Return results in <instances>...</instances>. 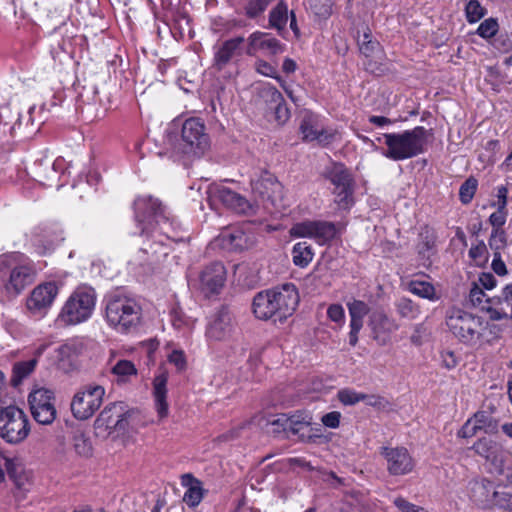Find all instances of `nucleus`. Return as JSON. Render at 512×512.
<instances>
[{"instance_id":"obj_1","label":"nucleus","mask_w":512,"mask_h":512,"mask_svg":"<svg viewBox=\"0 0 512 512\" xmlns=\"http://www.w3.org/2000/svg\"><path fill=\"white\" fill-rule=\"evenodd\" d=\"M139 234L164 244V239L177 241V231L166 212V207L152 196H139L133 203Z\"/></svg>"},{"instance_id":"obj_2","label":"nucleus","mask_w":512,"mask_h":512,"mask_svg":"<svg viewBox=\"0 0 512 512\" xmlns=\"http://www.w3.org/2000/svg\"><path fill=\"white\" fill-rule=\"evenodd\" d=\"M429 131L423 126L400 133L383 134L387 149L382 155L393 161H402L416 157L426 151Z\"/></svg>"},{"instance_id":"obj_3","label":"nucleus","mask_w":512,"mask_h":512,"mask_svg":"<svg viewBox=\"0 0 512 512\" xmlns=\"http://www.w3.org/2000/svg\"><path fill=\"white\" fill-rule=\"evenodd\" d=\"M141 317L142 309L135 299L121 294L107 297L105 319L116 332L127 334L135 331Z\"/></svg>"},{"instance_id":"obj_4","label":"nucleus","mask_w":512,"mask_h":512,"mask_svg":"<svg viewBox=\"0 0 512 512\" xmlns=\"http://www.w3.org/2000/svg\"><path fill=\"white\" fill-rule=\"evenodd\" d=\"M446 325L459 342L475 346L481 342L488 322L481 316L453 307L446 313Z\"/></svg>"},{"instance_id":"obj_5","label":"nucleus","mask_w":512,"mask_h":512,"mask_svg":"<svg viewBox=\"0 0 512 512\" xmlns=\"http://www.w3.org/2000/svg\"><path fill=\"white\" fill-rule=\"evenodd\" d=\"M96 298V292L91 286H78L64 303L57 323L61 326H71L87 321L95 309Z\"/></svg>"},{"instance_id":"obj_6","label":"nucleus","mask_w":512,"mask_h":512,"mask_svg":"<svg viewBox=\"0 0 512 512\" xmlns=\"http://www.w3.org/2000/svg\"><path fill=\"white\" fill-rule=\"evenodd\" d=\"M325 178L333 185L334 202L340 210L349 211L354 205L355 181L346 168L339 162H333L325 171Z\"/></svg>"},{"instance_id":"obj_7","label":"nucleus","mask_w":512,"mask_h":512,"mask_svg":"<svg viewBox=\"0 0 512 512\" xmlns=\"http://www.w3.org/2000/svg\"><path fill=\"white\" fill-rule=\"evenodd\" d=\"M30 433L26 413L15 405L0 409V437L9 444L22 443Z\"/></svg>"},{"instance_id":"obj_8","label":"nucleus","mask_w":512,"mask_h":512,"mask_svg":"<svg viewBox=\"0 0 512 512\" xmlns=\"http://www.w3.org/2000/svg\"><path fill=\"white\" fill-rule=\"evenodd\" d=\"M105 388L96 383H88L79 388L71 401V412L78 420H87L101 407Z\"/></svg>"},{"instance_id":"obj_9","label":"nucleus","mask_w":512,"mask_h":512,"mask_svg":"<svg viewBox=\"0 0 512 512\" xmlns=\"http://www.w3.org/2000/svg\"><path fill=\"white\" fill-rule=\"evenodd\" d=\"M128 412L122 402L108 404L98 415L94 427L98 435L124 434L128 427Z\"/></svg>"},{"instance_id":"obj_10","label":"nucleus","mask_w":512,"mask_h":512,"mask_svg":"<svg viewBox=\"0 0 512 512\" xmlns=\"http://www.w3.org/2000/svg\"><path fill=\"white\" fill-rule=\"evenodd\" d=\"M339 230L333 222L322 220H305L295 223L290 228V235L295 238H311L319 245L332 241Z\"/></svg>"},{"instance_id":"obj_11","label":"nucleus","mask_w":512,"mask_h":512,"mask_svg":"<svg viewBox=\"0 0 512 512\" xmlns=\"http://www.w3.org/2000/svg\"><path fill=\"white\" fill-rule=\"evenodd\" d=\"M55 394L52 390L40 387L32 390L28 396L31 414L41 425H50L56 418Z\"/></svg>"},{"instance_id":"obj_12","label":"nucleus","mask_w":512,"mask_h":512,"mask_svg":"<svg viewBox=\"0 0 512 512\" xmlns=\"http://www.w3.org/2000/svg\"><path fill=\"white\" fill-rule=\"evenodd\" d=\"M494 406H490L489 410H479L475 412L458 430L459 438H472L479 432L487 435H495L499 432V419L493 413Z\"/></svg>"},{"instance_id":"obj_13","label":"nucleus","mask_w":512,"mask_h":512,"mask_svg":"<svg viewBox=\"0 0 512 512\" xmlns=\"http://www.w3.org/2000/svg\"><path fill=\"white\" fill-rule=\"evenodd\" d=\"M59 289L55 282H45L37 285L26 300V308L30 315L44 317L53 305Z\"/></svg>"},{"instance_id":"obj_14","label":"nucleus","mask_w":512,"mask_h":512,"mask_svg":"<svg viewBox=\"0 0 512 512\" xmlns=\"http://www.w3.org/2000/svg\"><path fill=\"white\" fill-rule=\"evenodd\" d=\"M226 281V269L220 262L205 266L195 280L196 288L205 296L219 294Z\"/></svg>"},{"instance_id":"obj_15","label":"nucleus","mask_w":512,"mask_h":512,"mask_svg":"<svg viewBox=\"0 0 512 512\" xmlns=\"http://www.w3.org/2000/svg\"><path fill=\"white\" fill-rule=\"evenodd\" d=\"M207 193L211 204L220 202L235 213L250 214L254 210L253 205L244 196L226 186H210Z\"/></svg>"},{"instance_id":"obj_16","label":"nucleus","mask_w":512,"mask_h":512,"mask_svg":"<svg viewBox=\"0 0 512 512\" xmlns=\"http://www.w3.org/2000/svg\"><path fill=\"white\" fill-rule=\"evenodd\" d=\"M205 130V125L199 118H189L184 121L181 138L186 152L199 155L204 153L209 146V136Z\"/></svg>"},{"instance_id":"obj_17","label":"nucleus","mask_w":512,"mask_h":512,"mask_svg":"<svg viewBox=\"0 0 512 512\" xmlns=\"http://www.w3.org/2000/svg\"><path fill=\"white\" fill-rule=\"evenodd\" d=\"M273 300L277 312V319L283 322L295 312L300 296L297 287L293 283H285L273 288Z\"/></svg>"},{"instance_id":"obj_18","label":"nucleus","mask_w":512,"mask_h":512,"mask_svg":"<svg viewBox=\"0 0 512 512\" xmlns=\"http://www.w3.org/2000/svg\"><path fill=\"white\" fill-rule=\"evenodd\" d=\"M235 330V324L230 310L223 306L210 318L206 327V336L212 341H227Z\"/></svg>"},{"instance_id":"obj_19","label":"nucleus","mask_w":512,"mask_h":512,"mask_svg":"<svg viewBox=\"0 0 512 512\" xmlns=\"http://www.w3.org/2000/svg\"><path fill=\"white\" fill-rule=\"evenodd\" d=\"M381 455L387 463V470L393 476L410 473L414 468V460L405 447H382Z\"/></svg>"},{"instance_id":"obj_20","label":"nucleus","mask_w":512,"mask_h":512,"mask_svg":"<svg viewBox=\"0 0 512 512\" xmlns=\"http://www.w3.org/2000/svg\"><path fill=\"white\" fill-rule=\"evenodd\" d=\"M245 38L236 36L215 45L213 47V67L218 71L223 70L234 58L242 56L245 52L243 45Z\"/></svg>"},{"instance_id":"obj_21","label":"nucleus","mask_w":512,"mask_h":512,"mask_svg":"<svg viewBox=\"0 0 512 512\" xmlns=\"http://www.w3.org/2000/svg\"><path fill=\"white\" fill-rule=\"evenodd\" d=\"M285 45L270 33L255 31L247 38L245 54L255 56L258 52H266L270 55L283 53Z\"/></svg>"},{"instance_id":"obj_22","label":"nucleus","mask_w":512,"mask_h":512,"mask_svg":"<svg viewBox=\"0 0 512 512\" xmlns=\"http://www.w3.org/2000/svg\"><path fill=\"white\" fill-rule=\"evenodd\" d=\"M34 276L32 265H17L11 269L8 279L4 282V291L9 297H15L34 281Z\"/></svg>"},{"instance_id":"obj_23","label":"nucleus","mask_w":512,"mask_h":512,"mask_svg":"<svg viewBox=\"0 0 512 512\" xmlns=\"http://www.w3.org/2000/svg\"><path fill=\"white\" fill-rule=\"evenodd\" d=\"M302 139L307 142L318 141L319 144L328 145L335 137V133L319 126L318 118L311 112H306L300 123Z\"/></svg>"},{"instance_id":"obj_24","label":"nucleus","mask_w":512,"mask_h":512,"mask_svg":"<svg viewBox=\"0 0 512 512\" xmlns=\"http://www.w3.org/2000/svg\"><path fill=\"white\" fill-rule=\"evenodd\" d=\"M347 308L350 316L349 344L354 347L358 343V334L363 327L365 316L370 312V307L362 300L352 299L347 302Z\"/></svg>"},{"instance_id":"obj_25","label":"nucleus","mask_w":512,"mask_h":512,"mask_svg":"<svg viewBox=\"0 0 512 512\" xmlns=\"http://www.w3.org/2000/svg\"><path fill=\"white\" fill-rule=\"evenodd\" d=\"M471 449L477 454L478 456L484 458L486 461L491 462L496 466V469L498 470L499 474H503L504 470L501 467V461L498 464L499 461V455L502 453V446L497 441L493 440L492 438L488 436H483L478 438L474 444L472 445Z\"/></svg>"},{"instance_id":"obj_26","label":"nucleus","mask_w":512,"mask_h":512,"mask_svg":"<svg viewBox=\"0 0 512 512\" xmlns=\"http://www.w3.org/2000/svg\"><path fill=\"white\" fill-rule=\"evenodd\" d=\"M369 326L372 330L373 338L381 344H385L389 335L398 329L395 321L381 310L371 313Z\"/></svg>"},{"instance_id":"obj_27","label":"nucleus","mask_w":512,"mask_h":512,"mask_svg":"<svg viewBox=\"0 0 512 512\" xmlns=\"http://www.w3.org/2000/svg\"><path fill=\"white\" fill-rule=\"evenodd\" d=\"M494 303L499 307H481L489 313L491 320L499 321L508 317L512 320V282L502 288L500 295L495 297Z\"/></svg>"},{"instance_id":"obj_28","label":"nucleus","mask_w":512,"mask_h":512,"mask_svg":"<svg viewBox=\"0 0 512 512\" xmlns=\"http://www.w3.org/2000/svg\"><path fill=\"white\" fill-rule=\"evenodd\" d=\"M273 289L257 293L253 299V312L258 319H273L277 322L275 301L273 300Z\"/></svg>"},{"instance_id":"obj_29","label":"nucleus","mask_w":512,"mask_h":512,"mask_svg":"<svg viewBox=\"0 0 512 512\" xmlns=\"http://www.w3.org/2000/svg\"><path fill=\"white\" fill-rule=\"evenodd\" d=\"M496 486L487 479L475 481L471 487V498L481 507H491L494 503Z\"/></svg>"},{"instance_id":"obj_30","label":"nucleus","mask_w":512,"mask_h":512,"mask_svg":"<svg viewBox=\"0 0 512 512\" xmlns=\"http://www.w3.org/2000/svg\"><path fill=\"white\" fill-rule=\"evenodd\" d=\"M251 185L253 192L258 194L262 199L272 198L281 188V184L276 177L267 171L263 172L258 179L253 180Z\"/></svg>"},{"instance_id":"obj_31","label":"nucleus","mask_w":512,"mask_h":512,"mask_svg":"<svg viewBox=\"0 0 512 512\" xmlns=\"http://www.w3.org/2000/svg\"><path fill=\"white\" fill-rule=\"evenodd\" d=\"M167 376L164 373L157 375L153 381V395L158 416L163 419L168 416L167 402Z\"/></svg>"},{"instance_id":"obj_32","label":"nucleus","mask_w":512,"mask_h":512,"mask_svg":"<svg viewBox=\"0 0 512 512\" xmlns=\"http://www.w3.org/2000/svg\"><path fill=\"white\" fill-rule=\"evenodd\" d=\"M182 485L187 487L183 496V501L190 507H196L204 497L202 482L192 474L182 476Z\"/></svg>"},{"instance_id":"obj_33","label":"nucleus","mask_w":512,"mask_h":512,"mask_svg":"<svg viewBox=\"0 0 512 512\" xmlns=\"http://www.w3.org/2000/svg\"><path fill=\"white\" fill-rule=\"evenodd\" d=\"M436 239L437 236L433 228L427 225L421 228L417 243V252L422 259H430L433 255Z\"/></svg>"},{"instance_id":"obj_34","label":"nucleus","mask_w":512,"mask_h":512,"mask_svg":"<svg viewBox=\"0 0 512 512\" xmlns=\"http://www.w3.org/2000/svg\"><path fill=\"white\" fill-rule=\"evenodd\" d=\"M357 44L360 53L366 58L375 56L381 50L380 43L373 37L369 28H366L362 35L358 34Z\"/></svg>"},{"instance_id":"obj_35","label":"nucleus","mask_w":512,"mask_h":512,"mask_svg":"<svg viewBox=\"0 0 512 512\" xmlns=\"http://www.w3.org/2000/svg\"><path fill=\"white\" fill-rule=\"evenodd\" d=\"M292 260L295 266L307 267L314 257L312 246L307 242H298L292 248Z\"/></svg>"},{"instance_id":"obj_36","label":"nucleus","mask_w":512,"mask_h":512,"mask_svg":"<svg viewBox=\"0 0 512 512\" xmlns=\"http://www.w3.org/2000/svg\"><path fill=\"white\" fill-rule=\"evenodd\" d=\"M37 363L38 360L36 358L16 362L12 369L11 385L14 387L19 386L35 370Z\"/></svg>"},{"instance_id":"obj_37","label":"nucleus","mask_w":512,"mask_h":512,"mask_svg":"<svg viewBox=\"0 0 512 512\" xmlns=\"http://www.w3.org/2000/svg\"><path fill=\"white\" fill-rule=\"evenodd\" d=\"M288 21V7L281 1L269 13V27L281 35Z\"/></svg>"},{"instance_id":"obj_38","label":"nucleus","mask_w":512,"mask_h":512,"mask_svg":"<svg viewBox=\"0 0 512 512\" xmlns=\"http://www.w3.org/2000/svg\"><path fill=\"white\" fill-rule=\"evenodd\" d=\"M261 420H265L264 426L268 433L274 436H288V414H277L267 419L263 417Z\"/></svg>"},{"instance_id":"obj_39","label":"nucleus","mask_w":512,"mask_h":512,"mask_svg":"<svg viewBox=\"0 0 512 512\" xmlns=\"http://www.w3.org/2000/svg\"><path fill=\"white\" fill-rule=\"evenodd\" d=\"M111 372L117 377L118 383L128 382L132 376L137 375V369L135 365L129 360H119L112 367Z\"/></svg>"},{"instance_id":"obj_40","label":"nucleus","mask_w":512,"mask_h":512,"mask_svg":"<svg viewBox=\"0 0 512 512\" xmlns=\"http://www.w3.org/2000/svg\"><path fill=\"white\" fill-rule=\"evenodd\" d=\"M221 239L223 245L234 250H242L246 247V235L239 229L222 233Z\"/></svg>"},{"instance_id":"obj_41","label":"nucleus","mask_w":512,"mask_h":512,"mask_svg":"<svg viewBox=\"0 0 512 512\" xmlns=\"http://www.w3.org/2000/svg\"><path fill=\"white\" fill-rule=\"evenodd\" d=\"M397 313L409 320H414L420 315V307L409 298H400L395 303Z\"/></svg>"},{"instance_id":"obj_42","label":"nucleus","mask_w":512,"mask_h":512,"mask_svg":"<svg viewBox=\"0 0 512 512\" xmlns=\"http://www.w3.org/2000/svg\"><path fill=\"white\" fill-rule=\"evenodd\" d=\"M409 291L421 298L437 300L434 286L426 281L412 280L408 285Z\"/></svg>"},{"instance_id":"obj_43","label":"nucleus","mask_w":512,"mask_h":512,"mask_svg":"<svg viewBox=\"0 0 512 512\" xmlns=\"http://www.w3.org/2000/svg\"><path fill=\"white\" fill-rule=\"evenodd\" d=\"M73 449L81 457H90L93 452L92 444L82 431H76L72 438Z\"/></svg>"},{"instance_id":"obj_44","label":"nucleus","mask_w":512,"mask_h":512,"mask_svg":"<svg viewBox=\"0 0 512 512\" xmlns=\"http://www.w3.org/2000/svg\"><path fill=\"white\" fill-rule=\"evenodd\" d=\"M272 0H246L243 5L244 15L249 19L262 16Z\"/></svg>"},{"instance_id":"obj_45","label":"nucleus","mask_w":512,"mask_h":512,"mask_svg":"<svg viewBox=\"0 0 512 512\" xmlns=\"http://www.w3.org/2000/svg\"><path fill=\"white\" fill-rule=\"evenodd\" d=\"M493 506L512 512V487L498 485L495 490Z\"/></svg>"},{"instance_id":"obj_46","label":"nucleus","mask_w":512,"mask_h":512,"mask_svg":"<svg viewBox=\"0 0 512 512\" xmlns=\"http://www.w3.org/2000/svg\"><path fill=\"white\" fill-rule=\"evenodd\" d=\"M478 188V181L475 177L467 178L459 188V200L463 205H468L474 198Z\"/></svg>"},{"instance_id":"obj_47","label":"nucleus","mask_w":512,"mask_h":512,"mask_svg":"<svg viewBox=\"0 0 512 512\" xmlns=\"http://www.w3.org/2000/svg\"><path fill=\"white\" fill-rule=\"evenodd\" d=\"M260 97L263 99L265 104L272 109L275 105L282 103L283 95L276 87L272 85H264L259 92Z\"/></svg>"},{"instance_id":"obj_48","label":"nucleus","mask_w":512,"mask_h":512,"mask_svg":"<svg viewBox=\"0 0 512 512\" xmlns=\"http://www.w3.org/2000/svg\"><path fill=\"white\" fill-rule=\"evenodd\" d=\"M488 246L493 252V256L498 257L507 247V234L505 231H491L488 239Z\"/></svg>"},{"instance_id":"obj_49","label":"nucleus","mask_w":512,"mask_h":512,"mask_svg":"<svg viewBox=\"0 0 512 512\" xmlns=\"http://www.w3.org/2000/svg\"><path fill=\"white\" fill-rule=\"evenodd\" d=\"M307 5L316 16L327 18L332 13L333 0H307Z\"/></svg>"},{"instance_id":"obj_50","label":"nucleus","mask_w":512,"mask_h":512,"mask_svg":"<svg viewBox=\"0 0 512 512\" xmlns=\"http://www.w3.org/2000/svg\"><path fill=\"white\" fill-rule=\"evenodd\" d=\"M469 257L478 265L485 264L489 260V251L483 240H479L476 245L469 249Z\"/></svg>"},{"instance_id":"obj_51","label":"nucleus","mask_w":512,"mask_h":512,"mask_svg":"<svg viewBox=\"0 0 512 512\" xmlns=\"http://www.w3.org/2000/svg\"><path fill=\"white\" fill-rule=\"evenodd\" d=\"M466 18L469 23H476L484 17L486 9L481 6L478 0H470L465 8Z\"/></svg>"},{"instance_id":"obj_52","label":"nucleus","mask_w":512,"mask_h":512,"mask_svg":"<svg viewBox=\"0 0 512 512\" xmlns=\"http://www.w3.org/2000/svg\"><path fill=\"white\" fill-rule=\"evenodd\" d=\"M499 29L498 22L495 18H488L484 20L477 29V34L484 38H492L494 37Z\"/></svg>"},{"instance_id":"obj_53","label":"nucleus","mask_w":512,"mask_h":512,"mask_svg":"<svg viewBox=\"0 0 512 512\" xmlns=\"http://www.w3.org/2000/svg\"><path fill=\"white\" fill-rule=\"evenodd\" d=\"M170 316L173 327L178 330L189 327L191 324L190 319L186 317L185 313L178 306L172 308Z\"/></svg>"},{"instance_id":"obj_54","label":"nucleus","mask_w":512,"mask_h":512,"mask_svg":"<svg viewBox=\"0 0 512 512\" xmlns=\"http://www.w3.org/2000/svg\"><path fill=\"white\" fill-rule=\"evenodd\" d=\"M507 220V209H499L496 208V211L493 212L489 218L488 222L492 226L491 231H505L503 226L505 225Z\"/></svg>"},{"instance_id":"obj_55","label":"nucleus","mask_w":512,"mask_h":512,"mask_svg":"<svg viewBox=\"0 0 512 512\" xmlns=\"http://www.w3.org/2000/svg\"><path fill=\"white\" fill-rule=\"evenodd\" d=\"M338 399L344 405H354L365 399L364 393H358L351 389H342L338 392Z\"/></svg>"},{"instance_id":"obj_56","label":"nucleus","mask_w":512,"mask_h":512,"mask_svg":"<svg viewBox=\"0 0 512 512\" xmlns=\"http://www.w3.org/2000/svg\"><path fill=\"white\" fill-rule=\"evenodd\" d=\"M256 71L264 76L271 77L276 79L278 82H281V77L277 75V69L270 63L265 60H257L255 62Z\"/></svg>"},{"instance_id":"obj_57","label":"nucleus","mask_w":512,"mask_h":512,"mask_svg":"<svg viewBox=\"0 0 512 512\" xmlns=\"http://www.w3.org/2000/svg\"><path fill=\"white\" fill-rule=\"evenodd\" d=\"M486 297L483 288L480 287L477 283H473V286L469 292V301L474 307H482V303L484 302V298Z\"/></svg>"},{"instance_id":"obj_58","label":"nucleus","mask_w":512,"mask_h":512,"mask_svg":"<svg viewBox=\"0 0 512 512\" xmlns=\"http://www.w3.org/2000/svg\"><path fill=\"white\" fill-rule=\"evenodd\" d=\"M393 503L401 512H429L423 507L408 502L403 497L395 498Z\"/></svg>"},{"instance_id":"obj_59","label":"nucleus","mask_w":512,"mask_h":512,"mask_svg":"<svg viewBox=\"0 0 512 512\" xmlns=\"http://www.w3.org/2000/svg\"><path fill=\"white\" fill-rule=\"evenodd\" d=\"M508 193L509 191L506 186H498L496 188V201L492 202L491 206L499 209H507Z\"/></svg>"},{"instance_id":"obj_60","label":"nucleus","mask_w":512,"mask_h":512,"mask_svg":"<svg viewBox=\"0 0 512 512\" xmlns=\"http://www.w3.org/2000/svg\"><path fill=\"white\" fill-rule=\"evenodd\" d=\"M328 318L336 323H344L345 312L344 308L340 304H331L327 309Z\"/></svg>"},{"instance_id":"obj_61","label":"nucleus","mask_w":512,"mask_h":512,"mask_svg":"<svg viewBox=\"0 0 512 512\" xmlns=\"http://www.w3.org/2000/svg\"><path fill=\"white\" fill-rule=\"evenodd\" d=\"M271 110H274L275 120L280 124L286 123L290 118V110L284 99H282V103L275 105Z\"/></svg>"},{"instance_id":"obj_62","label":"nucleus","mask_w":512,"mask_h":512,"mask_svg":"<svg viewBox=\"0 0 512 512\" xmlns=\"http://www.w3.org/2000/svg\"><path fill=\"white\" fill-rule=\"evenodd\" d=\"M340 418H341L340 412L332 411V412L325 414L321 420H322V423L326 427L335 429V428L339 427Z\"/></svg>"},{"instance_id":"obj_63","label":"nucleus","mask_w":512,"mask_h":512,"mask_svg":"<svg viewBox=\"0 0 512 512\" xmlns=\"http://www.w3.org/2000/svg\"><path fill=\"white\" fill-rule=\"evenodd\" d=\"M442 366L448 370L454 369L458 365V359L453 351L441 352Z\"/></svg>"},{"instance_id":"obj_64","label":"nucleus","mask_w":512,"mask_h":512,"mask_svg":"<svg viewBox=\"0 0 512 512\" xmlns=\"http://www.w3.org/2000/svg\"><path fill=\"white\" fill-rule=\"evenodd\" d=\"M169 362L174 364L178 370H183L186 366L184 353L179 350L172 351L169 355Z\"/></svg>"}]
</instances>
